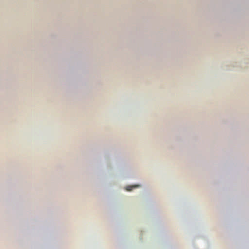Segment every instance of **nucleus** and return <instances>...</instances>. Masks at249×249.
Masks as SVG:
<instances>
[{
    "label": "nucleus",
    "mask_w": 249,
    "mask_h": 249,
    "mask_svg": "<svg viewBox=\"0 0 249 249\" xmlns=\"http://www.w3.org/2000/svg\"><path fill=\"white\" fill-rule=\"evenodd\" d=\"M139 186V185H134V186H128L126 188V190L127 191H131L133 188H136Z\"/></svg>",
    "instance_id": "nucleus-1"
}]
</instances>
